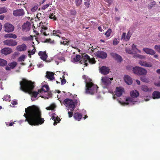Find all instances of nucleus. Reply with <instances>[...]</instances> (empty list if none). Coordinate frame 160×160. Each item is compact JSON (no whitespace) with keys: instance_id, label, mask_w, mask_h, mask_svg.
Listing matches in <instances>:
<instances>
[{"instance_id":"obj_39","label":"nucleus","mask_w":160,"mask_h":160,"mask_svg":"<svg viewBox=\"0 0 160 160\" xmlns=\"http://www.w3.org/2000/svg\"><path fill=\"white\" fill-rule=\"evenodd\" d=\"M140 80L144 82H149L148 79L144 77H142L140 78Z\"/></svg>"},{"instance_id":"obj_9","label":"nucleus","mask_w":160,"mask_h":160,"mask_svg":"<svg viewBox=\"0 0 160 160\" xmlns=\"http://www.w3.org/2000/svg\"><path fill=\"white\" fill-rule=\"evenodd\" d=\"M5 31L6 32H11L13 31L14 27L13 25L9 23H6L4 24Z\"/></svg>"},{"instance_id":"obj_60","label":"nucleus","mask_w":160,"mask_h":160,"mask_svg":"<svg viewBox=\"0 0 160 160\" xmlns=\"http://www.w3.org/2000/svg\"><path fill=\"white\" fill-rule=\"evenodd\" d=\"M42 29H43V30H46L48 28L47 27H46L42 26Z\"/></svg>"},{"instance_id":"obj_36","label":"nucleus","mask_w":160,"mask_h":160,"mask_svg":"<svg viewBox=\"0 0 160 160\" xmlns=\"http://www.w3.org/2000/svg\"><path fill=\"white\" fill-rule=\"evenodd\" d=\"M19 54L18 52L17 51L15 52L14 54L12 55V58L14 59L18 57Z\"/></svg>"},{"instance_id":"obj_64","label":"nucleus","mask_w":160,"mask_h":160,"mask_svg":"<svg viewBox=\"0 0 160 160\" xmlns=\"http://www.w3.org/2000/svg\"><path fill=\"white\" fill-rule=\"evenodd\" d=\"M56 118H56L54 116H52V117L51 118L52 119V120L54 121L55 120Z\"/></svg>"},{"instance_id":"obj_26","label":"nucleus","mask_w":160,"mask_h":160,"mask_svg":"<svg viewBox=\"0 0 160 160\" xmlns=\"http://www.w3.org/2000/svg\"><path fill=\"white\" fill-rule=\"evenodd\" d=\"M73 117L76 120L79 121L82 118V115L80 113L77 112L74 114Z\"/></svg>"},{"instance_id":"obj_58","label":"nucleus","mask_w":160,"mask_h":160,"mask_svg":"<svg viewBox=\"0 0 160 160\" xmlns=\"http://www.w3.org/2000/svg\"><path fill=\"white\" fill-rule=\"evenodd\" d=\"M60 120H61L59 118L57 117V118L56 119V120H54V121H56L59 122Z\"/></svg>"},{"instance_id":"obj_44","label":"nucleus","mask_w":160,"mask_h":160,"mask_svg":"<svg viewBox=\"0 0 160 160\" xmlns=\"http://www.w3.org/2000/svg\"><path fill=\"white\" fill-rule=\"evenodd\" d=\"M90 1H87L84 2V4L87 8H88L90 5Z\"/></svg>"},{"instance_id":"obj_19","label":"nucleus","mask_w":160,"mask_h":160,"mask_svg":"<svg viewBox=\"0 0 160 160\" xmlns=\"http://www.w3.org/2000/svg\"><path fill=\"white\" fill-rule=\"evenodd\" d=\"M124 80L125 82L128 85H130L132 84V79L128 75H125Z\"/></svg>"},{"instance_id":"obj_24","label":"nucleus","mask_w":160,"mask_h":160,"mask_svg":"<svg viewBox=\"0 0 160 160\" xmlns=\"http://www.w3.org/2000/svg\"><path fill=\"white\" fill-rule=\"evenodd\" d=\"M127 53L129 54H134V55L133 56L134 58H144V56H142L140 55L139 54H135V53L133 52H135L134 51H126Z\"/></svg>"},{"instance_id":"obj_17","label":"nucleus","mask_w":160,"mask_h":160,"mask_svg":"<svg viewBox=\"0 0 160 160\" xmlns=\"http://www.w3.org/2000/svg\"><path fill=\"white\" fill-rule=\"evenodd\" d=\"M49 90V86L48 85H44L42 86L41 89L38 90L42 95L43 92H47Z\"/></svg>"},{"instance_id":"obj_56","label":"nucleus","mask_w":160,"mask_h":160,"mask_svg":"<svg viewBox=\"0 0 160 160\" xmlns=\"http://www.w3.org/2000/svg\"><path fill=\"white\" fill-rule=\"evenodd\" d=\"M154 85L158 87L160 86V81L157 83H154Z\"/></svg>"},{"instance_id":"obj_33","label":"nucleus","mask_w":160,"mask_h":160,"mask_svg":"<svg viewBox=\"0 0 160 160\" xmlns=\"http://www.w3.org/2000/svg\"><path fill=\"white\" fill-rule=\"evenodd\" d=\"M12 51H1V53L2 54L6 56L12 52Z\"/></svg>"},{"instance_id":"obj_28","label":"nucleus","mask_w":160,"mask_h":160,"mask_svg":"<svg viewBox=\"0 0 160 160\" xmlns=\"http://www.w3.org/2000/svg\"><path fill=\"white\" fill-rule=\"evenodd\" d=\"M153 99H159L160 98V93L158 91H154L152 94Z\"/></svg>"},{"instance_id":"obj_45","label":"nucleus","mask_w":160,"mask_h":160,"mask_svg":"<svg viewBox=\"0 0 160 160\" xmlns=\"http://www.w3.org/2000/svg\"><path fill=\"white\" fill-rule=\"evenodd\" d=\"M131 36V34L130 33L129 31L126 37V38L127 39V40H128L129 39Z\"/></svg>"},{"instance_id":"obj_10","label":"nucleus","mask_w":160,"mask_h":160,"mask_svg":"<svg viewBox=\"0 0 160 160\" xmlns=\"http://www.w3.org/2000/svg\"><path fill=\"white\" fill-rule=\"evenodd\" d=\"M96 56L97 57L105 58H106L107 55L106 52L101 51H98L96 52Z\"/></svg>"},{"instance_id":"obj_1","label":"nucleus","mask_w":160,"mask_h":160,"mask_svg":"<svg viewBox=\"0 0 160 160\" xmlns=\"http://www.w3.org/2000/svg\"><path fill=\"white\" fill-rule=\"evenodd\" d=\"M25 112L24 116L30 125L37 126L43 123L44 120L41 118V112L38 107L34 105L29 106L25 109Z\"/></svg>"},{"instance_id":"obj_7","label":"nucleus","mask_w":160,"mask_h":160,"mask_svg":"<svg viewBox=\"0 0 160 160\" xmlns=\"http://www.w3.org/2000/svg\"><path fill=\"white\" fill-rule=\"evenodd\" d=\"M113 80L112 78H110L108 77H102L101 78V84L103 86L104 88L110 85L111 83V81Z\"/></svg>"},{"instance_id":"obj_48","label":"nucleus","mask_w":160,"mask_h":160,"mask_svg":"<svg viewBox=\"0 0 160 160\" xmlns=\"http://www.w3.org/2000/svg\"><path fill=\"white\" fill-rule=\"evenodd\" d=\"M49 5V4H47L43 6L42 8V9L43 10H44L45 9L48 7Z\"/></svg>"},{"instance_id":"obj_8","label":"nucleus","mask_w":160,"mask_h":160,"mask_svg":"<svg viewBox=\"0 0 160 160\" xmlns=\"http://www.w3.org/2000/svg\"><path fill=\"white\" fill-rule=\"evenodd\" d=\"M25 12L23 9H16L13 10V14L15 17L23 16Z\"/></svg>"},{"instance_id":"obj_16","label":"nucleus","mask_w":160,"mask_h":160,"mask_svg":"<svg viewBox=\"0 0 160 160\" xmlns=\"http://www.w3.org/2000/svg\"><path fill=\"white\" fill-rule=\"evenodd\" d=\"M124 92V89L121 87H117L115 91V95L118 97H120L122 96V93Z\"/></svg>"},{"instance_id":"obj_21","label":"nucleus","mask_w":160,"mask_h":160,"mask_svg":"<svg viewBox=\"0 0 160 160\" xmlns=\"http://www.w3.org/2000/svg\"><path fill=\"white\" fill-rule=\"evenodd\" d=\"M139 64L140 65L142 66L146 67H151L152 66V64L151 62L147 63L146 62L140 61L139 62Z\"/></svg>"},{"instance_id":"obj_47","label":"nucleus","mask_w":160,"mask_h":160,"mask_svg":"<svg viewBox=\"0 0 160 160\" xmlns=\"http://www.w3.org/2000/svg\"><path fill=\"white\" fill-rule=\"evenodd\" d=\"M58 33H60L59 32L58 30L56 31L55 30H54L53 31V34L56 35L58 37H59V35L58 34Z\"/></svg>"},{"instance_id":"obj_40","label":"nucleus","mask_w":160,"mask_h":160,"mask_svg":"<svg viewBox=\"0 0 160 160\" xmlns=\"http://www.w3.org/2000/svg\"><path fill=\"white\" fill-rule=\"evenodd\" d=\"M147 54L154 55L155 53L154 51H144Z\"/></svg>"},{"instance_id":"obj_49","label":"nucleus","mask_w":160,"mask_h":160,"mask_svg":"<svg viewBox=\"0 0 160 160\" xmlns=\"http://www.w3.org/2000/svg\"><path fill=\"white\" fill-rule=\"evenodd\" d=\"M154 49L156 50H160V45H156L155 46Z\"/></svg>"},{"instance_id":"obj_11","label":"nucleus","mask_w":160,"mask_h":160,"mask_svg":"<svg viewBox=\"0 0 160 160\" xmlns=\"http://www.w3.org/2000/svg\"><path fill=\"white\" fill-rule=\"evenodd\" d=\"M17 62H13L8 64V66L5 67V69L8 71H10L11 69H13L17 66Z\"/></svg>"},{"instance_id":"obj_34","label":"nucleus","mask_w":160,"mask_h":160,"mask_svg":"<svg viewBox=\"0 0 160 160\" xmlns=\"http://www.w3.org/2000/svg\"><path fill=\"white\" fill-rule=\"evenodd\" d=\"M56 107L55 105L54 104H52L51 105H50V106L48 107H47L46 108V109L47 110H53L54 109V108H55Z\"/></svg>"},{"instance_id":"obj_2","label":"nucleus","mask_w":160,"mask_h":160,"mask_svg":"<svg viewBox=\"0 0 160 160\" xmlns=\"http://www.w3.org/2000/svg\"><path fill=\"white\" fill-rule=\"evenodd\" d=\"M20 89L23 92L28 93L31 95L32 97L36 98L39 92L38 91L37 92H32V91L34 88V83L31 81H28L26 79H22V81L20 83Z\"/></svg>"},{"instance_id":"obj_52","label":"nucleus","mask_w":160,"mask_h":160,"mask_svg":"<svg viewBox=\"0 0 160 160\" xmlns=\"http://www.w3.org/2000/svg\"><path fill=\"white\" fill-rule=\"evenodd\" d=\"M132 50H136V49L138 50L136 48V46L134 44H132Z\"/></svg>"},{"instance_id":"obj_5","label":"nucleus","mask_w":160,"mask_h":160,"mask_svg":"<svg viewBox=\"0 0 160 160\" xmlns=\"http://www.w3.org/2000/svg\"><path fill=\"white\" fill-rule=\"evenodd\" d=\"M82 60L79 62L81 64H83L86 67H88V64L87 62H89L91 64H95L96 62L94 58H90V57L87 54H83Z\"/></svg>"},{"instance_id":"obj_25","label":"nucleus","mask_w":160,"mask_h":160,"mask_svg":"<svg viewBox=\"0 0 160 160\" xmlns=\"http://www.w3.org/2000/svg\"><path fill=\"white\" fill-rule=\"evenodd\" d=\"M54 73L52 72H47L46 75V77L50 80L54 79Z\"/></svg>"},{"instance_id":"obj_50","label":"nucleus","mask_w":160,"mask_h":160,"mask_svg":"<svg viewBox=\"0 0 160 160\" xmlns=\"http://www.w3.org/2000/svg\"><path fill=\"white\" fill-rule=\"evenodd\" d=\"M73 111H68V117L69 118H71L72 116H73V112H72Z\"/></svg>"},{"instance_id":"obj_20","label":"nucleus","mask_w":160,"mask_h":160,"mask_svg":"<svg viewBox=\"0 0 160 160\" xmlns=\"http://www.w3.org/2000/svg\"><path fill=\"white\" fill-rule=\"evenodd\" d=\"M126 101L127 102H124L122 103V104L124 105H128L130 103L131 105H133L134 104L135 101H133V99L132 98L128 97L126 99Z\"/></svg>"},{"instance_id":"obj_41","label":"nucleus","mask_w":160,"mask_h":160,"mask_svg":"<svg viewBox=\"0 0 160 160\" xmlns=\"http://www.w3.org/2000/svg\"><path fill=\"white\" fill-rule=\"evenodd\" d=\"M111 32V29H109L105 33V35L107 36V37H109L110 36V34Z\"/></svg>"},{"instance_id":"obj_59","label":"nucleus","mask_w":160,"mask_h":160,"mask_svg":"<svg viewBox=\"0 0 160 160\" xmlns=\"http://www.w3.org/2000/svg\"><path fill=\"white\" fill-rule=\"evenodd\" d=\"M43 31L44 30L43 29H41L40 30V31L41 32L43 33L44 35L47 36V34L45 33V32H44Z\"/></svg>"},{"instance_id":"obj_53","label":"nucleus","mask_w":160,"mask_h":160,"mask_svg":"<svg viewBox=\"0 0 160 160\" xmlns=\"http://www.w3.org/2000/svg\"><path fill=\"white\" fill-rule=\"evenodd\" d=\"M66 80L65 79H63L61 80V85H63L66 83Z\"/></svg>"},{"instance_id":"obj_4","label":"nucleus","mask_w":160,"mask_h":160,"mask_svg":"<svg viewBox=\"0 0 160 160\" xmlns=\"http://www.w3.org/2000/svg\"><path fill=\"white\" fill-rule=\"evenodd\" d=\"M78 102L75 98H66L63 101V104L65 105L68 110L73 111L78 104Z\"/></svg>"},{"instance_id":"obj_54","label":"nucleus","mask_w":160,"mask_h":160,"mask_svg":"<svg viewBox=\"0 0 160 160\" xmlns=\"http://www.w3.org/2000/svg\"><path fill=\"white\" fill-rule=\"evenodd\" d=\"M126 33L125 32H123L122 35V39H125V37L126 36Z\"/></svg>"},{"instance_id":"obj_6","label":"nucleus","mask_w":160,"mask_h":160,"mask_svg":"<svg viewBox=\"0 0 160 160\" xmlns=\"http://www.w3.org/2000/svg\"><path fill=\"white\" fill-rule=\"evenodd\" d=\"M132 71L133 72L138 75H144L147 73L146 70L138 66L133 67Z\"/></svg>"},{"instance_id":"obj_3","label":"nucleus","mask_w":160,"mask_h":160,"mask_svg":"<svg viewBox=\"0 0 160 160\" xmlns=\"http://www.w3.org/2000/svg\"><path fill=\"white\" fill-rule=\"evenodd\" d=\"M85 83L86 93L93 95L97 92L98 87L97 85L93 83L91 79H88V80H86Z\"/></svg>"},{"instance_id":"obj_42","label":"nucleus","mask_w":160,"mask_h":160,"mask_svg":"<svg viewBox=\"0 0 160 160\" xmlns=\"http://www.w3.org/2000/svg\"><path fill=\"white\" fill-rule=\"evenodd\" d=\"M38 5H37L35 6H34L33 8H32L31 9V10L32 12H34L36 11L38 8Z\"/></svg>"},{"instance_id":"obj_55","label":"nucleus","mask_w":160,"mask_h":160,"mask_svg":"<svg viewBox=\"0 0 160 160\" xmlns=\"http://www.w3.org/2000/svg\"><path fill=\"white\" fill-rule=\"evenodd\" d=\"M105 2H107L109 4H111L113 0H104Z\"/></svg>"},{"instance_id":"obj_15","label":"nucleus","mask_w":160,"mask_h":160,"mask_svg":"<svg viewBox=\"0 0 160 160\" xmlns=\"http://www.w3.org/2000/svg\"><path fill=\"white\" fill-rule=\"evenodd\" d=\"M31 24L28 22L24 23L22 26V30L23 31L27 32L29 30L30 28Z\"/></svg>"},{"instance_id":"obj_27","label":"nucleus","mask_w":160,"mask_h":160,"mask_svg":"<svg viewBox=\"0 0 160 160\" xmlns=\"http://www.w3.org/2000/svg\"><path fill=\"white\" fill-rule=\"evenodd\" d=\"M21 39L24 41H32L33 39V37L31 35L29 36H23L22 37Z\"/></svg>"},{"instance_id":"obj_30","label":"nucleus","mask_w":160,"mask_h":160,"mask_svg":"<svg viewBox=\"0 0 160 160\" xmlns=\"http://www.w3.org/2000/svg\"><path fill=\"white\" fill-rule=\"evenodd\" d=\"M4 37L6 38H12L15 39L17 38V36L16 35L13 33H8L5 34Z\"/></svg>"},{"instance_id":"obj_61","label":"nucleus","mask_w":160,"mask_h":160,"mask_svg":"<svg viewBox=\"0 0 160 160\" xmlns=\"http://www.w3.org/2000/svg\"><path fill=\"white\" fill-rule=\"evenodd\" d=\"M41 17V14L40 13H38L37 15V17L38 19L40 18Z\"/></svg>"},{"instance_id":"obj_13","label":"nucleus","mask_w":160,"mask_h":160,"mask_svg":"<svg viewBox=\"0 0 160 160\" xmlns=\"http://www.w3.org/2000/svg\"><path fill=\"white\" fill-rule=\"evenodd\" d=\"M3 42L5 44L11 46H14L17 44V42L16 41L11 39L5 40Z\"/></svg>"},{"instance_id":"obj_29","label":"nucleus","mask_w":160,"mask_h":160,"mask_svg":"<svg viewBox=\"0 0 160 160\" xmlns=\"http://www.w3.org/2000/svg\"><path fill=\"white\" fill-rule=\"evenodd\" d=\"M26 45L25 44L18 45L17 47V50H26L27 49Z\"/></svg>"},{"instance_id":"obj_62","label":"nucleus","mask_w":160,"mask_h":160,"mask_svg":"<svg viewBox=\"0 0 160 160\" xmlns=\"http://www.w3.org/2000/svg\"><path fill=\"white\" fill-rule=\"evenodd\" d=\"M98 28L99 31L101 32H102V31L103 30L102 29V28L100 26H99L98 27Z\"/></svg>"},{"instance_id":"obj_14","label":"nucleus","mask_w":160,"mask_h":160,"mask_svg":"<svg viewBox=\"0 0 160 160\" xmlns=\"http://www.w3.org/2000/svg\"><path fill=\"white\" fill-rule=\"evenodd\" d=\"M100 71L103 75H106L109 72L110 69L106 66H102L100 68Z\"/></svg>"},{"instance_id":"obj_35","label":"nucleus","mask_w":160,"mask_h":160,"mask_svg":"<svg viewBox=\"0 0 160 160\" xmlns=\"http://www.w3.org/2000/svg\"><path fill=\"white\" fill-rule=\"evenodd\" d=\"M25 58V56L24 55H22L18 58V61L19 62H22L24 61Z\"/></svg>"},{"instance_id":"obj_23","label":"nucleus","mask_w":160,"mask_h":160,"mask_svg":"<svg viewBox=\"0 0 160 160\" xmlns=\"http://www.w3.org/2000/svg\"><path fill=\"white\" fill-rule=\"evenodd\" d=\"M83 54H86L85 53L81 54V55H78L76 56V57L73 58V60L74 62H78L79 61H81L82 59V57Z\"/></svg>"},{"instance_id":"obj_38","label":"nucleus","mask_w":160,"mask_h":160,"mask_svg":"<svg viewBox=\"0 0 160 160\" xmlns=\"http://www.w3.org/2000/svg\"><path fill=\"white\" fill-rule=\"evenodd\" d=\"M82 0H75V2L76 5L77 6H80L81 4Z\"/></svg>"},{"instance_id":"obj_63","label":"nucleus","mask_w":160,"mask_h":160,"mask_svg":"<svg viewBox=\"0 0 160 160\" xmlns=\"http://www.w3.org/2000/svg\"><path fill=\"white\" fill-rule=\"evenodd\" d=\"M4 16L3 15H1L0 16V19L2 20L4 18Z\"/></svg>"},{"instance_id":"obj_12","label":"nucleus","mask_w":160,"mask_h":160,"mask_svg":"<svg viewBox=\"0 0 160 160\" xmlns=\"http://www.w3.org/2000/svg\"><path fill=\"white\" fill-rule=\"evenodd\" d=\"M110 55L113 58L118 62H121L122 60V57L120 55L114 53H111Z\"/></svg>"},{"instance_id":"obj_18","label":"nucleus","mask_w":160,"mask_h":160,"mask_svg":"<svg viewBox=\"0 0 160 160\" xmlns=\"http://www.w3.org/2000/svg\"><path fill=\"white\" fill-rule=\"evenodd\" d=\"M39 56L40 57V58L42 60L45 61L46 60L47 58V55L46 53V52L44 51H39L38 53Z\"/></svg>"},{"instance_id":"obj_37","label":"nucleus","mask_w":160,"mask_h":160,"mask_svg":"<svg viewBox=\"0 0 160 160\" xmlns=\"http://www.w3.org/2000/svg\"><path fill=\"white\" fill-rule=\"evenodd\" d=\"M142 90L144 92H148L149 91V89L147 86H142Z\"/></svg>"},{"instance_id":"obj_31","label":"nucleus","mask_w":160,"mask_h":160,"mask_svg":"<svg viewBox=\"0 0 160 160\" xmlns=\"http://www.w3.org/2000/svg\"><path fill=\"white\" fill-rule=\"evenodd\" d=\"M7 64V61L2 59L0 58V66L4 67Z\"/></svg>"},{"instance_id":"obj_32","label":"nucleus","mask_w":160,"mask_h":160,"mask_svg":"<svg viewBox=\"0 0 160 160\" xmlns=\"http://www.w3.org/2000/svg\"><path fill=\"white\" fill-rule=\"evenodd\" d=\"M8 8L5 7L0 8V14L5 13L7 12Z\"/></svg>"},{"instance_id":"obj_43","label":"nucleus","mask_w":160,"mask_h":160,"mask_svg":"<svg viewBox=\"0 0 160 160\" xmlns=\"http://www.w3.org/2000/svg\"><path fill=\"white\" fill-rule=\"evenodd\" d=\"M35 51H28V55L29 57L31 58L32 55L35 54Z\"/></svg>"},{"instance_id":"obj_51","label":"nucleus","mask_w":160,"mask_h":160,"mask_svg":"<svg viewBox=\"0 0 160 160\" xmlns=\"http://www.w3.org/2000/svg\"><path fill=\"white\" fill-rule=\"evenodd\" d=\"M50 18L51 19L53 18L55 20H56V18L55 17V16L54 15L53 13H52L50 15Z\"/></svg>"},{"instance_id":"obj_22","label":"nucleus","mask_w":160,"mask_h":160,"mask_svg":"<svg viewBox=\"0 0 160 160\" xmlns=\"http://www.w3.org/2000/svg\"><path fill=\"white\" fill-rule=\"evenodd\" d=\"M131 97L132 98H137L139 96V92L136 90H133L130 92Z\"/></svg>"},{"instance_id":"obj_46","label":"nucleus","mask_w":160,"mask_h":160,"mask_svg":"<svg viewBox=\"0 0 160 160\" xmlns=\"http://www.w3.org/2000/svg\"><path fill=\"white\" fill-rule=\"evenodd\" d=\"M119 42L116 38H114L113 40V44L114 45H116Z\"/></svg>"},{"instance_id":"obj_57","label":"nucleus","mask_w":160,"mask_h":160,"mask_svg":"<svg viewBox=\"0 0 160 160\" xmlns=\"http://www.w3.org/2000/svg\"><path fill=\"white\" fill-rule=\"evenodd\" d=\"M61 43L64 45H67V44L68 45L69 42L67 41H64L63 42H61Z\"/></svg>"}]
</instances>
